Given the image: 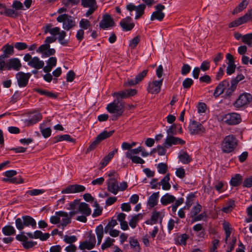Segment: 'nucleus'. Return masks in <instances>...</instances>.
<instances>
[{"mask_svg": "<svg viewBox=\"0 0 252 252\" xmlns=\"http://www.w3.org/2000/svg\"><path fill=\"white\" fill-rule=\"evenodd\" d=\"M252 101V95L248 93L241 94L239 97L233 103L236 108H241L247 105Z\"/></svg>", "mask_w": 252, "mask_h": 252, "instance_id": "obj_6", "label": "nucleus"}, {"mask_svg": "<svg viewBox=\"0 0 252 252\" xmlns=\"http://www.w3.org/2000/svg\"><path fill=\"white\" fill-rule=\"evenodd\" d=\"M179 160L183 163L187 164L192 160L189 154L186 152H184L182 154H180L178 156Z\"/></svg>", "mask_w": 252, "mask_h": 252, "instance_id": "obj_34", "label": "nucleus"}, {"mask_svg": "<svg viewBox=\"0 0 252 252\" xmlns=\"http://www.w3.org/2000/svg\"><path fill=\"white\" fill-rule=\"evenodd\" d=\"M15 221L16 227L19 231H21L25 227H27L23 215L20 218H15Z\"/></svg>", "mask_w": 252, "mask_h": 252, "instance_id": "obj_27", "label": "nucleus"}, {"mask_svg": "<svg viewBox=\"0 0 252 252\" xmlns=\"http://www.w3.org/2000/svg\"><path fill=\"white\" fill-rule=\"evenodd\" d=\"M243 181L242 176L240 174H236L232 177L229 181L230 186L233 187H237L241 185Z\"/></svg>", "mask_w": 252, "mask_h": 252, "instance_id": "obj_25", "label": "nucleus"}, {"mask_svg": "<svg viewBox=\"0 0 252 252\" xmlns=\"http://www.w3.org/2000/svg\"><path fill=\"white\" fill-rule=\"evenodd\" d=\"M14 47L19 51L24 50L28 48L27 43L22 42H16L14 44Z\"/></svg>", "mask_w": 252, "mask_h": 252, "instance_id": "obj_63", "label": "nucleus"}, {"mask_svg": "<svg viewBox=\"0 0 252 252\" xmlns=\"http://www.w3.org/2000/svg\"><path fill=\"white\" fill-rule=\"evenodd\" d=\"M28 65L35 69H40L44 67V62L38 57H34L28 63Z\"/></svg>", "mask_w": 252, "mask_h": 252, "instance_id": "obj_16", "label": "nucleus"}, {"mask_svg": "<svg viewBox=\"0 0 252 252\" xmlns=\"http://www.w3.org/2000/svg\"><path fill=\"white\" fill-rule=\"evenodd\" d=\"M131 20L132 18L130 16H126L120 21V25L123 31L128 32L134 28L135 25L133 23H128V22H131Z\"/></svg>", "mask_w": 252, "mask_h": 252, "instance_id": "obj_15", "label": "nucleus"}, {"mask_svg": "<svg viewBox=\"0 0 252 252\" xmlns=\"http://www.w3.org/2000/svg\"><path fill=\"white\" fill-rule=\"evenodd\" d=\"M159 197V191L154 192L151 196H149L147 201V203L150 208H154L155 206H156L158 204Z\"/></svg>", "mask_w": 252, "mask_h": 252, "instance_id": "obj_21", "label": "nucleus"}, {"mask_svg": "<svg viewBox=\"0 0 252 252\" xmlns=\"http://www.w3.org/2000/svg\"><path fill=\"white\" fill-rule=\"evenodd\" d=\"M235 206V201L232 199H229L227 205L222 207L221 210L223 212L227 213L230 212Z\"/></svg>", "mask_w": 252, "mask_h": 252, "instance_id": "obj_45", "label": "nucleus"}, {"mask_svg": "<svg viewBox=\"0 0 252 252\" xmlns=\"http://www.w3.org/2000/svg\"><path fill=\"white\" fill-rule=\"evenodd\" d=\"M71 222V220L70 219V218H69L68 213H67V217H63L62 219V222L59 224L58 227H60V226H62V229L63 230L64 227Z\"/></svg>", "mask_w": 252, "mask_h": 252, "instance_id": "obj_53", "label": "nucleus"}, {"mask_svg": "<svg viewBox=\"0 0 252 252\" xmlns=\"http://www.w3.org/2000/svg\"><path fill=\"white\" fill-rule=\"evenodd\" d=\"M192 230L196 233H197L196 236L197 237L204 239L206 235L205 228L201 223H197L192 227Z\"/></svg>", "mask_w": 252, "mask_h": 252, "instance_id": "obj_18", "label": "nucleus"}, {"mask_svg": "<svg viewBox=\"0 0 252 252\" xmlns=\"http://www.w3.org/2000/svg\"><path fill=\"white\" fill-rule=\"evenodd\" d=\"M189 129L190 134H200L204 133L205 132V128L199 122L193 121L191 124L189 126Z\"/></svg>", "mask_w": 252, "mask_h": 252, "instance_id": "obj_10", "label": "nucleus"}, {"mask_svg": "<svg viewBox=\"0 0 252 252\" xmlns=\"http://www.w3.org/2000/svg\"><path fill=\"white\" fill-rule=\"evenodd\" d=\"M184 202V198L182 197H181L179 198L176 201L174 204L172 205L171 206L169 207V208L170 207L171 208L172 212L173 213L175 214L177 208L181 205Z\"/></svg>", "mask_w": 252, "mask_h": 252, "instance_id": "obj_58", "label": "nucleus"}, {"mask_svg": "<svg viewBox=\"0 0 252 252\" xmlns=\"http://www.w3.org/2000/svg\"><path fill=\"white\" fill-rule=\"evenodd\" d=\"M57 21L63 23V29L66 31H70L76 24L74 17L65 13L60 15L57 18Z\"/></svg>", "mask_w": 252, "mask_h": 252, "instance_id": "obj_4", "label": "nucleus"}, {"mask_svg": "<svg viewBox=\"0 0 252 252\" xmlns=\"http://www.w3.org/2000/svg\"><path fill=\"white\" fill-rule=\"evenodd\" d=\"M3 53H4L8 57L12 56L14 53V46L12 45L6 44L3 46Z\"/></svg>", "mask_w": 252, "mask_h": 252, "instance_id": "obj_42", "label": "nucleus"}, {"mask_svg": "<svg viewBox=\"0 0 252 252\" xmlns=\"http://www.w3.org/2000/svg\"><path fill=\"white\" fill-rule=\"evenodd\" d=\"M24 234H25V232L22 231L21 234H17L16 236L15 239L17 241L22 242V246L24 249H30L37 245V243L36 241H29L27 236Z\"/></svg>", "mask_w": 252, "mask_h": 252, "instance_id": "obj_7", "label": "nucleus"}, {"mask_svg": "<svg viewBox=\"0 0 252 252\" xmlns=\"http://www.w3.org/2000/svg\"><path fill=\"white\" fill-rule=\"evenodd\" d=\"M118 152V149L115 148L112 151L109 152L108 155L105 156L100 162V169H101L104 168L113 158L115 154Z\"/></svg>", "mask_w": 252, "mask_h": 252, "instance_id": "obj_17", "label": "nucleus"}, {"mask_svg": "<svg viewBox=\"0 0 252 252\" xmlns=\"http://www.w3.org/2000/svg\"><path fill=\"white\" fill-rule=\"evenodd\" d=\"M81 4L84 7H90L96 6L95 0H81Z\"/></svg>", "mask_w": 252, "mask_h": 252, "instance_id": "obj_48", "label": "nucleus"}, {"mask_svg": "<svg viewBox=\"0 0 252 252\" xmlns=\"http://www.w3.org/2000/svg\"><path fill=\"white\" fill-rule=\"evenodd\" d=\"M106 185L107 186V189L109 191L116 195L119 190V187L118 182L110 183L109 181H106Z\"/></svg>", "mask_w": 252, "mask_h": 252, "instance_id": "obj_30", "label": "nucleus"}, {"mask_svg": "<svg viewBox=\"0 0 252 252\" xmlns=\"http://www.w3.org/2000/svg\"><path fill=\"white\" fill-rule=\"evenodd\" d=\"M42 118L41 114L37 112H31L29 117L28 124L33 125L38 122Z\"/></svg>", "mask_w": 252, "mask_h": 252, "instance_id": "obj_20", "label": "nucleus"}, {"mask_svg": "<svg viewBox=\"0 0 252 252\" xmlns=\"http://www.w3.org/2000/svg\"><path fill=\"white\" fill-rule=\"evenodd\" d=\"M236 89L230 86L228 79H224L220 82L216 87L213 95L215 98H218L224 94V98L230 99L234 95Z\"/></svg>", "mask_w": 252, "mask_h": 252, "instance_id": "obj_2", "label": "nucleus"}, {"mask_svg": "<svg viewBox=\"0 0 252 252\" xmlns=\"http://www.w3.org/2000/svg\"><path fill=\"white\" fill-rule=\"evenodd\" d=\"M137 93V90L130 88L115 92L112 94L115 99L108 103L106 107L107 112L112 114L110 117L111 121L118 120L123 114L125 109V103L123 99L133 96Z\"/></svg>", "mask_w": 252, "mask_h": 252, "instance_id": "obj_1", "label": "nucleus"}, {"mask_svg": "<svg viewBox=\"0 0 252 252\" xmlns=\"http://www.w3.org/2000/svg\"><path fill=\"white\" fill-rule=\"evenodd\" d=\"M77 209L79 214L85 215L87 216H89L92 213V210L89 204L85 202H81Z\"/></svg>", "mask_w": 252, "mask_h": 252, "instance_id": "obj_19", "label": "nucleus"}, {"mask_svg": "<svg viewBox=\"0 0 252 252\" xmlns=\"http://www.w3.org/2000/svg\"><path fill=\"white\" fill-rule=\"evenodd\" d=\"M186 142L182 139L174 136V135H167L164 142V146L166 148H168L172 145H176L180 144L183 145Z\"/></svg>", "mask_w": 252, "mask_h": 252, "instance_id": "obj_13", "label": "nucleus"}, {"mask_svg": "<svg viewBox=\"0 0 252 252\" xmlns=\"http://www.w3.org/2000/svg\"><path fill=\"white\" fill-rule=\"evenodd\" d=\"M141 215V214L139 213L132 217L131 219L129 221V224L132 228H134L136 227L139 218Z\"/></svg>", "mask_w": 252, "mask_h": 252, "instance_id": "obj_50", "label": "nucleus"}, {"mask_svg": "<svg viewBox=\"0 0 252 252\" xmlns=\"http://www.w3.org/2000/svg\"><path fill=\"white\" fill-rule=\"evenodd\" d=\"M57 37L54 36H47L44 40V43L39 46V49L49 48L50 44L56 41Z\"/></svg>", "mask_w": 252, "mask_h": 252, "instance_id": "obj_36", "label": "nucleus"}, {"mask_svg": "<svg viewBox=\"0 0 252 252\" xmlns=\"http://www.w3.org/2000/svg\"><path fill=\"white\" fill-rule=\"evenodd\" d=\"M34 90L36 93L39 94H40L46 96L50 98H56L58 96L56 94L51 92H49L48 91L45 90L40 88H35Z\"/></svg>", "mask_w": 252, "mask_h": 252, "instance_id": "obj_33", "label": "nucleus"}, {"mask_svg": "<svg viewBox=\"0 0 252 252\" xmlns=\"http://www.w3.org/2000/svg\"><path fill=\"white\" fill-rule=\"evenodd\" d=\"M95 232L97 237H103L104 233L105 232L104 228H103L102 224H100L97 225L95 229Z\"/></svg>", "mask_w": 252, "mask_h": 252, "instance_id": "obj_60", "label": "nucleus"}, {"mask_svg": "<svg viewBox=\"0 0 252 252\" xmlns=\"http://www.w3.org/2000/svg\"><path fill=\"white\" fill-rule=\"evenodd\" d=\"M160 201L162 205L166 206L176 201V197L169 193H166L160 198Z\"/></svg>", "mask_w": 252, "mask_h": 252, "instance_id": "obj_23", "label": "nucleus"}, {"mask_svg": "<svg viewBox=\"0 0 252 252\" xmlns=\"http://www.w3.org/2000/svg\"><path fill=\"white\" fill-rule=\"evenodd\" d=\"M202 206L199 204H197L191 210L190 212V217L193 218L197 215L201 210Z\"/></svg>", "mask_w": 252, "mask_h": 252, "instance_id": "obj_49", "label": "nucleus"}, {"mask_svg": "<svg viewBox=\"0 0 252 252\" xmlns=\"http://www.w3.org/2000/svg\"><path fill=\"white\" fill-rule=\"evenodd\" d=\"M22 67L20 60L18 58H12L6 62V70L19 71Z\"/></svg>", "mask_w": 252, "mask_h": 252, "instance_id": "obj_9", "label": "nucleus"}, {"mask_svg": "<svg viewBox=\"0 0 252 252\" xmlns=\"http://www.w3.org/2000/svg\"><path fill=\"white\" fill-rule=\"evenodd\" d=\"M194 81L190 78H186L183 81L182 85L185 89H189L193 84Z\"/></svg>", "mask_w": 252, "mask_h": 252, "instance_id": "obj_56", "label": "nucleus"}, {"mask_svg": "<svg viewBox=\"0 0 252 252\" xmlns=\"http://www.w3.org/2000/svg\"><path fill=\"white\" fill-rule=\"evenodd\" d=\"M79 27L83 30H87L91 27V23L88 19H82L79 22Z\"/></svg>", "mask_w": 252, "mask_h": 252, "instance_id": "obj_55", "label": "nucleus"}, {"mask_svg": "<svg viewBox=\"0 0 252 252\" xmlns=\"http://www.w3.org/2000/svg\"><path fill=\"white\" fill-rule=\"evenodd\" d=\"M118 223L116 220L112 219L111 220L109 221L104 227V232L106 234L108 233V232L110 230L113 229V228L117 225Z\"/></svg>", "mask_w": 252, "mask_h": 252, "instance_id": "obj_44", "label": "nucleus"}, {"mask_svg": "<svg viewBox=\"0 0 252 252\" xmlns=\"http://www.w3.org/2000/svg\"><path fill=\"white\" fill-rule=\"evenodd\" d=\"M146 8V4H140L136 6L135 16V19H138L144 14Z\"/></svg>", "mask_w": 252, "mask_h": 252, "instance_id": "obj_38", "label": "nucleus"}, {"mask_svg": "<svg viewBox=\"0 0 252 252\" xmlns=\"http://www.w3.org/2000/svg\"><path fill=\"white\" fill-rule=\"evenodd\" d=\"M238 145V141L232 134L226 136L221 143V150L223 153L229 154L233 152Z\"/></svg>", "mask_w": 252, "mask_h": 252, "instance_id": "obj_3", "label": "nucleus"}, {"mask_svg": "<svg viewBox=\"0 0 252 252\" xmlns=\"http://www.w3.org/2000/svg\"><path fill=\"white\" fill-rule=\"evenodd\" d=\"M165 16V13H158L156 11H154L150 17V21H154L157 20L159 22L163 21Z\"/></svg>", "mask_w": 252, "mask_h": 252, "instance_id": "obj_37", "label": "nucleus"}, {"mask_svg": "<svg viewBox=\"0 0 252 252\" xmlns=\"http://www.w3.org/2000/svg\"><path fill=\"white\" fill-rule=\"evenodd\" d=\"M177 126L175 124H173L169 126V128L166 130L167 135H175L177 134Z\"/></svg>", "mask_w": 252, "mask_h": 252, "instance_id": "obj_52", "label": "nucleus"}, {"mask_svg": "<svg viewBox=\"0 0 252 252\" xmlns=\"http://www.w3.org/2000/svg\"><path fill=\"white\" fill-rule=\"evenodd\" d=\"M63 241L66 244H72L77 241V238L76 236H68L65 235L63 236Z\"/></svg>", "mask_w": 252, "mask_h": 252, "instance_id": "obj_54", "label": "nucleus"}, {"mask_svg": "<svg viewBox=\"0 0 252 252\" xmlns=\"http://www.w3.org/2000/svg\"><path fill=\"white\" fill-rule=\"evenodd\" d=\"M58 35H59L58 40L60 44L63 46H67L69 43V39H65V37L66 36V32L64 31L60 30Z\"/></svg>", "mask_w": 252, "mask_h": 252, "instance_id": "obj_32", "label": "nucleus"}, {"mask_svg": "<svg viewBox=\"0 0 252 252\" xmlns=\"http://www.w3.org/2000/svg\"><path fill=\"white\" fill-rule=\"evenodd\" d=\"M115 239H112L109 237H107L105 239V241L101 245V249H102V250L103 251L106 249L111 247V246L114 245V243L115 242Z\"/></svg>", "mask_w": 252, "mask_h": 252, "instance_id": "obj_41", "label": "nucleus"}, {"mask_svg": "<svg viewBox=\"0 0 252 252\" xmlns=\"http://www.w3.org/2000/svg\"><path fill=\"white\" fill-rule=\"evenodd\" d=\"M191 69V67L189 64L184 63L181 68V74L186 76L190 72Z\"/></svg>", "mask_w": 252, "mask_h": 252, "instance_id": "obj_62", "label": "nucleus"}, {"mask_svg": "<svg viewBox=\"0 0 252 252\" xmlns=\"http://www.w3.org/2000/svg\"><path fill=\"white\" fill-rule=\"evenodd\" d=\"M2 181L3 182H10L13 184H22L24 182V179L21 176H17L12 178H2Z\"/></svg>", "mask_w": 252, "mask_h": 252, "instance_id": "obj_40", "label": "nucleus"}, {"mask_svg": "<svg viewBox=\"0 0 252 252\" xmlns=\"http://www.w3.org/2000/svg\"><path fill=\"white\" fill-rule=\"evenodd\" d=\"M114 132V130L109 131H108L106 130H104L96 136V138L97 139V140L100 143L101 141L110 137Z\"/></svg>", "mask_w": 252, "mask_h": 252, "instance_id": "obj_26", "label": "nucleus"}, {"mask_svg": "<svg viewBox=\"0 0 252 252\" xmlns=\"http://www.w3.org/2000/svg\"><path fill=\"white\" fill-rule=\"evenodd\" d=\"M46 124L42 123L40 124L39 128L42 135L44 138L49 137L51 135L52 130L50 127H45Z\"/></svg>", "mask_w": 252, "mask_h": 252, "instance_id": "obj_29", "label": "nucleus"}, {"mask_svg": "<svg viewBox=\"0 0 252 252\" xmlns=\"http://www.w3.org/2000/svg\"><path fill=\"white\" fill-rule=\"evenodd\" d=\"M212 246L210 248V252H218L217 248L219 246L220 241L218 239H214L212 241Z\"/></svg>", "mask_w": 252, "mask_h": 252, "instance_id": "obj_64", "label": "nucleus"}, {"mask_svg": "<svg viewBox=\"0 0 252 252\" xmlns=\"http://www.w3.org/2000/svg\"><path fill=\"white\" fill-rule=\"evenodd\" d=\"M85 189L86 188L84 186L75 184L68 186L62 190L61 193L62 194L74 193L84 191Z\"/></svg>", "mask_w": 252, "mask_h": 252, "instance_id": "obj_14", "label": "nucleus"}, {"mask_svg": "<svg viewBox=\"0 0 252 252\" xmlns=\"http://www.w3.org/2000/svg\"><path fill=\"white\" fill-rule=\"evenodd\" d=\"M148 71V69H146L143 70L142 72H139L135 77L136 83L139 84L141 82L147 75Z\"/></svg>", "mask_w": 252, "mask_h": 252, "instance_id": "obj_47", "label": "nucleus"}, {"mask_svg": "<svg viewBox=\"0 0 252 252\" xmlns=\"http://www.w3.org/2000/svg\"><path fill=\"white\" fill-rule=\"evenodd\" d=\"M223 228L225 234V239L224 241L225 243L226 244L227 243L228 239L231 235L232 228L231 227L230 224L228 222H227L224 223L223 224Z\"/></svg>", "mask_w": 252, "mask_h": 252, "instance_id": "obj_43", "label": "nucleus"}, {"mask_svg": "<svg viewBox=\"0 0 252 252\" xmlns=\"http://www.w3.org/2000/svg\"><path fill=\"white\" fill-rule=\"evenodd\" d=\"M128 241L130 248L135 252H140L141 247L138 240L133 237H130Z\"/></svg>", "mask_w": 252, "mask_h": 252, "instance_id": "obj_24", "label": "nucleus"}, {"mask_svg": "<svg viewBox=\"0 0 252 252\" xmlns=\"http://www.w3.org/2000/svg\"><path fill=\"white\" fill-rule=\"evenodd\" d=\"M31 76L32 74L30 72L25 73L22 71H19L17 73L15 77L19 87L24 88L26 87Z\"/></svg>", "mask_w": 252, "mask_h": 252, "instance_id": "obj_8", "label": "nucleus"}, {"mask_svg": "<svg viewBox=\"0 0 252 252\" xmlns=\"http://www.w3.org/2000/svg\"><path fill=\"white\" fill-rule=\"evenodd\" d=\"M207 218V215L206 213L205 212H203V213L198 215H197L193 217L191 220V223H193L195 222L200 221L201 220H206Z\"/></svg>", "mask_w": 252, "mask_h": 252, "instance_id": "obj_46", "label": "nucleus"}, {"mask_svg": "<svg viewBox=\"0 0 252 252\" xmlns=\"http://www.w3.org/2000/svg\"><path fill=\"white\" fill-rule=\"evenodd\" d=\"M45 191V190L44 189H34L31 190H28L27 191V193L31 196H36L44 193Z\"/></svg>", "mask_w": 252, "mask_h": 252, "instance_id": "obj_51", "label": "nucleus"}, {"mask_svg": "<svg viewBox=\"0 0 252 252\" xmlns=\"http://www.w3.org/2000/svg\"><path fill=\"white\" fill-rule=\"evenodd\" d=\"M1 232L4 235L9 236L15 235L16 231L13 226L6 225L2 228Z\"/></svg>", "mask_w": 252, "mask_h": 252, "instance_id": "obj_31", "label": "nucleus"}, {"mask_svg": "<svg viewBox=\"0 0 252 252\" xmlns=\"http://www.w3.org/2000/svg\"><path fill=\"white\" fill-rule=\"evenodd\" d=\"M249 4V2L247 0H243L233 10L232 12L233 15H236L238 13L241 12L245 9Z\"/></svg>", "mask_w": 252, "mask_h": 252, "instance_id": "obj_35", "label": "nucleus"}, {"mask_svg": "<svg viewBox=\"0 0 252 252\" xmlns=\"http://www.w3.org/2000/svg\"><path fill=\"white\" fill-rule=\"evenodd\" d=\"M222 121L228 125L232 126L240 124L242 119L240 114L233 112L222 115Z\"/></svg>", "mask_w": 252, "mask_h": 252, "instance_id": "obj_5", "label": "nucleus"}, {"mask_svg": "<svg viewBox=\"0 0 252 252\" xmlns=\"http://www.w3.org/2000/svg\"><path fill=\"white\" fill-rule=\"evenodd\" d=\"M80 203L79 199H76L69 203V207H67V209L68 210H76L78 208V206L79 205Z\"/></svg>", "mask_w": 252, "mask_h": 252, "instance_id": "obj_59", "label": "nucleus"}, {"mask_svg": "<svg viewBox=\"0 0 252 252\" xmlns=\"http://www.w3.org/2000/svg\"><path fill=\"white\" fill-rule=\"evenodd\" d=\"M23 216L27 227H31L32 229L37 228L36 221L33 218L29 215H23Z\"/></svg>", "mask_w": 252, "mask_h": 252, "instance_id": "obj_28", "label": "nucleus"}, {"mask_svg": "<svg viewBox=\"0 0 252 252\" xmlns=\"http://www.w3.org/2000/svg\"><path fill=\"white\" fill-rule=\"evenodd\" d=\"M158 171L159 174H165L167 170V165L163 162H160L157 166Z\"/></svg>", "mask_w": 252, "mask_h": 252, "instance_id": "obj_57", "label": "nucleus"}, {"mask_svg": "<svg viewBox=\"0 0 252 252\" xmlns=\"http://www.w3.org/2000/svg\"><path fill=\"white\" fill-rule=\"evenodd\" d=\"M114 25V21L110 14H105L103 15L102 19L99 23V27L101 29L106 30Z\"/></svg>", "mask_w": 252, "mask_h": 252, "instance_id": "obj_11", "label": "nucleus"}, {"mask_svg": "<svg viewBox=\"0 0 252 252\" xmlns=\"http://www.w3.org/2000/svg\"><path fill=\"white\" fill-rule=\"evenodd\" d=\"M194 197V194L192 192L189 193L187 196L186 204L188 209H189L192 205L193 203V200Z\"/></svg>", "mask_w": 252, "mask_h": 252, "instance_id": "obj_61", "label": "nucleus"}, {"mask_svg": "<svg viewBox=\"0 0 252 252\" xmlns=\"http://www.w3.org/2000/svg\"><path fill=\"white\" fill-rule=\"evenodd\" d=\"M36 52L38 53L41 54V57L42 58H45L49 57L51 56H53L56 53V50L54 48H46V49H42V50L39 49V47L36 50Z\"/></svg>", "mask_w": 252, "mask_h": 252, "instance_id": "obj_22", "label": "nucleus"}, {"mask_svg": "<svg viewBox=\"0 0 252 252\" xmlns=\"http://www.w3.org/2000/svg\"><path fill=\"white\" fill-rule=\"evenodd\" d=\"M163 79L159 80H154L152 83H150L147 87L148 92L152 94H158L161 90Z\"/></svg>", "mask_w": 252, "mask_h": 252, "instance_id": "obj_12", "label": "nucleus"}, {"mask_svg": "<svg viewBox=\"0 0 252 252\" xmlns=\"http://www.w3.org/2000/svg\"><path fill=\"white\" fill-rule=\"evenodd\" d=\"M0 14L11 17H16L18 15V12L13 9L8 8L6 6L4 7V11H0Z\"/></svg>", "mask_w": 252, "mask_h": 252, "instance_id": "obj_39", "label": "nucleus"}]
</instances>
